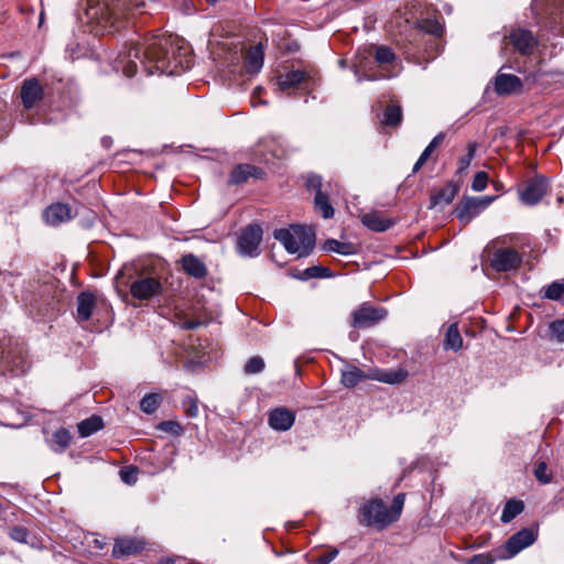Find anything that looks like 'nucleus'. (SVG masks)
<instances>
[{"label": "nucleus", "mask_w": 564, "mask_h": 564, "mask_svg": "<svg viewBox=\"0 0 564 564\" xmlns=\"http://www.w3.org/2000/svg\"><path fill=\"white\" fill-rule=\"evenodd\" d=\"M9 536L15 542L29 544V531L24 527L17 525L11 528L9 531Z\"/></svg>", "instance_id": "nucleus-43"}, {"label": "nucleus", "mask_w": 564, "mask_h": 564, "mask_svg": "<svg viewBox=\"0 0 564 564\" xmlns=\"http://www.w3.org/2000/svg\"><path fill=\"white\" fill-rule=\"evenodd\" d=\"M265 175L264 171L251 164H238L230 173L228 183L238 185L246 183L249 178L261 180Z\"/></svg>", "instance_id": "nucleus-12"}, {"label": "nucleus", "mask_w": 564, "mask_h": 564, "mask_svg": "<svg viewBox=\"0 0 564 564\" xmlns=\"http://www.w3.org/2000/svg\"><path fill=\"white\" fill-rule=\"evenodd\" d=\"M102 426H104V423H102L101 417L97 416V415H93V416L82 421L78 424V432H79L80 436L87 437V436L96 433L100 429H102Z\"/></svg>", "instance_id": "nucleus-28"}, {"label": "nucleus", "mask_w": 564, "mask_h": 564, "mask_svg": "<svg viewBox=\"0 0 564 564\" xmlns=\"http://www.w3.org/2000/svg\"><path fill=\"white\" fill-rule=\"evenodd\" d=\"M445 139V133L440 132L436 134L433 140L429 143V145L424 149V151L421 153V156H423L425 160L430 158V155L433 153V151L440 147Z\"/></svg>", "instance_id": "nucleus-45"}, {"label": "nucleus", "mask_w": 564, "mask_h": 564, "mask_svg": "<svg viewBox=\"0 0 564 564\" xmlns=\"http://www.w3.org/2000/svg\"><path fill=\"white\" fill-rule=\"evenodd\" d=\"M388 315V311L381 306H375L369 302H364L351 313V326L354 328H370Z\"/></svg>", "instance_id": "nucleus-5"}, {"label": "nucleus", "mask_w": 564, "mask_h": 564, "mask_svg": "<svg viewBox=\"0 0 564 564\" xmlns=\"http://www.w3.org/2000/svg\"><path fill=\"white\" fill-rule=\"evenodd\" d=\"M495 558L487 553L473 556L467 564H492Z\"/></svg>", "instance_id": "nucleus-51"}, {"label": "nucleus", "mask_w": 564, "mask_h": 564, "mask_svg": "<svg viewBox=\"0 0 564 564\" xmlns=\"http://www.w3.org/2000/svg\"><path fill=\"white\" fill-rule=\"evenodd\" d=\"M547 189L546 180L544 177H534L525 184L520 192L521 199L527 205L538 204L545 195Z\"/></svg>", "instance_id": "nucleus-10"}, {"label": "nucleus", "mask_w": 564, "mask_h": 564, "mask_svg": "<svg viewBox=\"0 0 564 564\" xmlns=\"http://www.w3.org/2000/svg\"><path fill=\"white\" fill-rule=\"evenodd\" d=\"M96 306V300L93 293L82 292L77 296V317L82 322H86L91 317Z\"/></svg>", "instance_id": "nucleus-23"}, {"label": "nucleus", "mask_w": 564, "mask_h": 564, "mask_svg": "<svg viewBox=\"0 0 564 564\" xmlns=\"http://www.w3.org/2000/svg\"><path fill=\"white\" fill-rule=\"evenodd\" d=\"M182 405L188 416L196 417L198 415L197 399L193 395H186L183 399Z\"/></svg>", "instance_id": "nucleus-44"}, {"label": "nucleus", "mask_w": 564, "mask_h": 564, "mask_svg": "<svg viewBox=\"0 0 564 564\" xmlns=\"http://www.w3.org/2000/svg\"><path fill=\"white\" fill-rule=\"evenodd\" d=\"M359 521L366 527L383 530L393 523L387 505L381 499H371L364 503L359 510Z\"/></svg>", "instance_id": "nucleus-4"}, {"label": "nucleus", "mask_w": 564, "mask_h": 564, "mask_svg": "<svg viewBox=\"0 0 564 564\" xmlns=\"http://www.w3.org/2000/svg\"><path fill=\"white\" fill-rule=\"evenodd\" d=\"M143 550V543L137 539L123 538L116 540L112 556L116 558L133 555Z\"/></svg>", "instance_id": "nucleus-18"}, {"label": "nucleus", "mask_w": 564, "mask_h": 564, "mask_svg": "<svg viewBox=\"0 0 564 564\" xmlns=\"http://www.w3.org/2000/svg\"><path fill=\"white\" fill-rule=\"evenodd\" d=\"M161 401L162 398L158 393L145 394L140 402V409L147 414H152L155 412Z\"/></svg>", "instance_id": "nucleus-34"}, {"label": "nucleus", "mask_w": 564, "mask_h": 564, "mask_svg": "<svg viewBox=\"0 0 564 564\" xmlns=\"http://www.w3.org/2000/svg\"><path fill=\"white\" fill-rule=\"evenodd\" d=\"M294 422V412L286 408H276L269 414V425L275 431H288Z\"/></svg>", "instance_id": "nucleus-14"}, {"label": "nucleus", "mask_w": 564, "mask_h": 564, "mask_svg": "<svg viewBox=\"0 0 564 564\" xmlns=\"http://www.w3.org/2000/svg\"><path fill=\"white\" fill-rule=\"evenodd\" d=\"M138 469L135 467H127L120 470V478L126 484H134L137 481Z\"/></svg>", "instance_id": "nucleus-49"}, {"label": "nucleus", "mask_w": 564, "mask_h": 564, "mask_svg": "<svg viewBox=\"0 0 564 564\" xmlns=\"http://www.w3.org/2000/svg\"><path fill=\"white\" fill-rule=\"evenodd\" d=\"M404 500H405L404 494H398L394 497L391 507L390 508L388 507L389 513H390L393 522H395L400 518L403 506H404Z\"/></svg>", "instance_id": "nucleus-39"}, {"label": "nucleus", "mask_w": 564, "mask_h": 564, "mask_svg": "<svg viewBox=\"0 0 564 564\" xmlns=\"http://www.w3.org/2000/svg\"><path fill=\"white\" fill-rule=\"evenodd\" d=\"M200 325V322L197 321H187L184 323L183 327L185 329H195Z\"/></svg>", "instance_id": "nucleus-54"}, {"label": "nucleus", "mask_w": 564, "mask_h": 564, "mask_svg": "<svg viewBox=\"0 0 564 564\" xmlns=\"http://www.w3.org/2000/svg\"><path fill=\"white\" fill-rule=\"evenodd\" d=\"M273 236L290 253L300 257L308 256L315 246V232L312 227L292 225L290 228L274 230Z\"/></svg>", "instance_id": "nucleus-3"}, {"label": "nucleus", "mask_w": 564, "mask_h": 564, "mask_svg": "<svg viewBox=\"0 0 564 564\" xmlns=\"http://www.w3.org/2000/svg\"><path fill=\"white\" fill-rule=\"evenodd\" d=\"M550 330L560 343H564V319H557L551 323Z\"/></svg>", "instance_id": "nucleus-48"}, {"label": "nucleus", "mask_w": 564, "mask_h": 564, "mask_svg": "<svg viewBox=\"0 0 564 564\" xmlns=\"http://www.w3.org/2000/svg\"><path fill=\"white\" fill-rule=\"evenodd\" d=\"M495 200L494 196L477 197V202L481 210L487 208Z\"/></svg>", "instance_id": "nucleus-53"}, {"label": "nucleus", "mask_w": 564, "mask_h": 564, "mask_svg": "<svg viewBox=\"0 0 564 564\" xmlns=\"http://www.w3.org/2000/svg\"><path fill=\"white\" fill-rule=\"evenodd\" d=\"M509 41L522 55H531L538 46V40L533 33L525 29L513 30L509 34Z\"/></svg>", "instance_id": "nucleus-9"}, {"label": "nucleus", "mask_w": 564, "mask_h": 564, "mask_svg": "<svg viewBox=\"0 0 564 564\" xmlns=\"http://www.w3.org/2000/svg\"><path fill=\"white\" fill-rule=\"evenodd\" d=\"M463 348V337L459 333L457 323L448 326L443 340L444 350L458 351Z\"/></svg>", "instance_id": "nucleus-26"}, {"label": "nucleus", "mask_w": 564, "mask_h": 564, "mask_svg": "<svg viewBox=\"0 0 564 564\" xmlns=\"http://www.w3.org/2000/svg\"><path fill=\"white\" fill-rule=\"evenodd\" d=\"M476 148H477V144L475 142H470L468 144L467 153L464 156H462L458 161V172L459 173L466 171L469 167V165L475 156Z\"/></svg>", "instance_id": "nucleus-40"}, {"label": "nucleus", "mask_w": 564, "mask_h": 564, "mask_svg": "<svg viewBox=\"0 0 564 564\" xmlns=\"http://www.w3.org/2000/svg\"><path fill=\"white\" fill-rule=\"evenodd\" d=\"M166 564H173L172 560H167Z\"/></svg>", "instance_id": "nucleus-57"}, {"label": "nucleus", "mask_w": 564, "mask_h": 564, "mask_svg": "<svg viewBox=\"0 0 564 564\" xmlns=\"http://www.w3.org/2000/svg\"><path fill=\"white\" fill-rule=\"evenodd\" d=\"M488 183V174L486 172H477L474 176L471 188L475 192H481L486 188Z\"/></svg>", "instance_id": "nucleus-47"}, {"label": "nucleus", "mask_w": 564, "mask_h": 564, "mask_svg": "<svg viewBox=\"0 0 564 564\" xmlns=\"http://www.w3.org/2000/svg\"><path fill=\"white\" fill-rule=\"evenodd\" d=\"M536 540V534L532 529H522L509 538L506 543V551L509 556H514L523 549L530 546Z\"/></svg>", "instance_id": "nucleus-11"}, {"label": "nucleus", "mask_w": 564, "mask_h": 564, "mask_svg": "<svg viewBox=\"0 0 564 564\" xmlns=\"http://www.w3.org/2000/svg\"><path fill=\"white\" fill-rule=\"evenodd\" d=\"M408 377V371L403 369L399 370H371V380H376L383 383L397 384L403 382Z\"/></svg>", "instance_id": "nucleus-24"}, {"label": "nucleus", "mask_w": 564, "mask_h": 564, "mask_svg": "<svg viewBox=\"0 0 564 564\" xmlns=\"http://www.w3.org/2000/svg\"><path fill=\"white\" fill-rule=\"evenodd\" d=\"M50 225L56 226L72 218L70 208L66 204L57 203L50 205L44 213Z\"/></svg>", "instance_id": "nucleus-20"}, {"label": "nucleus", "mask_w": 564, "mask_h": 564, "mask_svg": "<svg viewBox=\"0 0 564 564\" xmlns=\"http://www.w3.org/2000/svg\"><path fill=\"white\" fill-rule=\"evenodd\" d=\"M419 26L425 33L441 36L443 33V26L436 19H424L419 22Z\"/></svg>", "instance_id": "nucleus-36"}, {"label": "nucleus", "mask_w": 564, "mask_h": 564, "mask_svg": "<svg viewBox=\"0 0 564 564\" xmlns=\"http://www.w3.org/2000/svg\"><path fill=\"white\" fill-rule=\"evenodd\" d=\"M337 555H338V551L337 550H332L330 552L319 556L316 560L315 564H329L333 560L336 558Z\"/></svg>", "instance_id": "nucleus-52"}, {"label": "nucleus", "mask_w": 564, "mask_h": 564, "mask_svg": "<svg viewBox=\"0 0 564 564\" xmlns=\"http://www.w3.org/2000/svg\"><path fill=\"white\" fill-rule=\"evenodd\" d=\"M264 360L260 356H253L245 365V373H260L264 369Z\"/></svg>", "instance_id": "nucleus-38"}, {"label": "nucleus", "mask_w": 564, "mask_h": 564, "mask_svg": "<svg viewBox=\"0 0 564 564\" xmlns=\"http://www.w3.org/2000/svg\"><path fill=\"white\" fill-rule=\"evenodd\" d=\"M87 14L90 15V17H96L97 15V11L94 9V8H90L88 11H87Z\"/></svg>", "instance_id": "nucleus-56"}, {"label": "nucleus", "mask_w": 564, "mask_h": 564, "mask_svg": "<svg viewBox=\"0 0 564 564\" xmlns=\"http://www.w3.org/2000/svg\"><path fill=\"white\" fill-rule=\"evenodd\" d=\"M314 204L316 210H318L322 214L323 218L329 219L334 216V208L329 203L328 196L325 193H316Z\"/></svg>", "instance_id": "nucleus-30"}, {"label": "nucleus", "mask_w": 564, "mask_h": 564, "mask_svg": "<svg viewBox=\"0 0 564 564\" xmlns=\"http://www.w3.org/2000/svg\"><path fill=\"white\" fill-rule=\"evenodd\" d=\"M523 510V502L517 500H509L501 514V521L507 523L510 522L513 518H516Z\"/></svg>", "instance_id": "nucleus-33"}, {"label": "nucleus", "mask_w": 564, "mask_h": 564, "mask_svg": "<svg viewBox=\"0 0 564 564\" xmlns=\"http://www.w3.org/2000/svg\"><path fill=\"white\" fill-rule=\"evenodd\" d=\"M457 192L458 188L453 183H447L431 195L430 208L449 205Z\"/></svg>", "instance_id": "nucleus-22"}, {"label": "nucleus", "mask_w": 564, "mask_h": 564, "mask_svg": "<svg viewBox=\"0 0 564 564\" xmlns=\"http://www.w3.org/2000/svg\"><path fill=\"white\" fill-rule=\"evenodd\" d=\"M305 279H319V278H329L332 272L328 268L322 265H313L304 271Z\"/></svg>", "instance_id": "nucleus-37"}, {"label": "nucleus", "mask_w": 564, "mask_h": 564, "mask_svg": "<svg viewBox=\"0 0 564 564\" xmlns=\"http://www.w3.org/2000/svg\"><path fill=\"white\" fill-rule=\"evenodd\" d=\"M534 476L541 484H549L552 481V474L547 473V465L545 462H538L534 467Z\"/></svg>", "instance_id": "nucleus-41"}, {"label": "nucleus", "mask_w": 564, "mask_h": 564, "mask_svg": "<svg viewBox=\"0 0 564 564\" xmlns=\"http://www.w3.org/2000/svg\"><path fill=\"white\" fill-rule=\"evenodd\" d=\"M263 46L259 43L248 50L245 55V67L250 74H257L263 66Z\"/></svg>", "instance_id": "nucleus-21"}, {"label": "nucleus", "mask_w": 564, "mask_h": 564, "mask_svg": "<svg viewBox=\"0 0 564 564\" xmlns=\"http://www.w3.org/2000/svg\"><path fill=\"white\" fill-rule=\"evenodd\" d=\"M366 380H371V370L366 372L354 365H347L341 371V383L346 388H354Z\"/></svg>", "instance_id": "nucleus-19"}, {"label": "nucleus", "mask_w": 564, "mask_h": 564, "mask_svg": "<svg viewBox=\"0 0 564 564\" xmlns=\"http://www.w3.org/2000/svg\"><path fill=\"white\" fill-rule=\"evenodd\" d=\"M184 272L195 279H204L208 274L206 264L195 254L187 253L181 259Z\"/></svg>", "instance_id": "nucleus-16"}, {"label": "nucleus", "mask_w": 564, "mask_h": 564, "mask_svg": "<svg viewBox=\"0 0 564 564\" xmlns=\"http://www.w3.org/2000/svg\"><path fill=\"white\" fill-rule=\"evenodd\" d=\"M395 55L391 48L387 46H378L376 50L375 58L379 64H388L394 59Z\"/></svg>", "instance_id": "nucleus-42"}, {"label": "nucleus", "mask_w": 564, "mask_h": 564, "mask_svg": "<svg viewBox=\"0 0 564 564\" xmlns=\"http://www.w3.org/2000/svg\"><path fill=\"white\" fill-rule=\"evenodd\" d=\"M163 285L153 276H142L130 284V292L138 300H149L161 294Z\"/></svg>", "instance_id": "nucleus-8"}, {"label": "nucleus", "mask_w": 564, "mask_h": 564, "mask_svg": "<svg viewBox=\"0 0 564 564\" xmlns=\"http://www.w3.org/2000/svg\"><path fill=\"white\" fill-rule=\"evenodd\" d=\"M70 443V434L65 429H58L53 433L52 436V448L55 452L65 451Z\"/></svg>", "instance_id": "nucleus-31"}, {"label": "nucleus", "mask_w": 564, "mask_h": 564, "mask_svg": "<svg viewBox=\"0 0 564 564\" xmlns=\"http://www.w3.org/2000/svg\"><path fill=\"white\" fill-rule=\"evenodd\" d=\"M43 87L36 78L24 80L21 87V99L25 109H31L43 97Z\"/></svg>", "instance_id": "nucleus-13"}, {"label": "nucleus", "mask_w": 564, "mask_h": 564, "mask_svg": "<svg viewBox=\"0 0 564 564\" xmlns=\"http://www.w3.org/2000/svg\"><path fill=\"white\" fill-rule=\"evenodd\" d=\"M480 212L477 197H464L455 208L456 216L463 224H468Z\"/></svg>", "instance_id": "nucleus-17"}, {"label": "nucleus", "mask_w": 564, "mask_h": 564, "mask_svg": "<svg viewBox=\"0 0 564 564\" xmlns=\"http://www.w3.org/2000/svg\"><path fill=\"white\" fill-rule=\"evenodd\" d=\"M182 50L172 36L152 35L142 43L132 42L128 52L120 54L117 67H121L127 77H132L138 70L139 61L148 75H180L191 67L186 51Z\"/></svg>", "instance_id": "nucleus-1"}, {"label": "nucleus", "mask_w": 564, "mask_h": 564, "mask_svg": "<svg viewBox=\"0 0 564 564\" xmlns=\"http://www.w3.org/2000/svg\"><path fill=\"white\" fill-rule=\"evenodd\" d=\"M26 370L23 343L9 336L6 330H0V372L20 376Z\"/></svg>", "instance_id": "nucleus-2"}, {"label": "nucleus", "mask_w": 564, "mask_h": 564, "mask_svg": "<svg viewBox=\"0 0 564 564\" xmlns=\"http://www.w3.org/2000/svg\"><path fill=\"white\" fill-rule=\"evenodd\" d=\"M522 262L521 254L512 248H498L492 252L490 264L497 272L516 270Z\"/></svg>", "instance_id": "nucleus-7"}, {"label": "nucleus", "mask_w": 564, "mask_h": 564, "mask_svg": "<svg viewBox=\"0 0 564 564\" xmlns=\"http://www.w3.org/2000/svg\"><path fill=\"white\" fill-rule=\"evenodd\" d=\"M361 221L367 228L378 232L386 231L393 225L392 220L384 218L379 213L365 214L361 218Z\"/></svg>", "instance_id": "nucleus-25"}, {"label": "nucleus", "mask_w": 564, "mask_h": 564, "mask_svg": "<svg viewBox=\"0 0 564 564\" xmlns=\"http://www.w3.org/2000/svg\"><path fill=\"white\" fill-rule=\"evenodd\" d=\"M305 79V73L302 70H291L278 77V87L281 91H288Z\"/></svg>", "instance_id": "nucleus-27"}, {"label": "nucleus", "mask_w": 564, "mask_h": 564, "mask_svg": "<svg viewBox=\"0 0 564 564\" xmlns=\"http://www.w3.org/2000/svg\"><path fill=\"white\" fill-rule=\"evenodd\" d=\"M402 120V110L400 106L389 105L383 112L382 123L386 126H398Z\"/></svg>", "instance_id": "nucleus-32"}, {"label": "nucleus", "mask_w": 564, "mask_h": 564, "mask_svg": "<svg viewBox=\"0 0 564 564\" xmlns=\"http://www.w3.org/2000/svg\"><path fill=\"white\" fill-rule=\"evenodd\" d=\"M495 89L498 95H510L521 91L522 82L516 75L499 73L496 76Z\"/></svg>", "instance_id": "nucleus-15"}, {"label": "nucleus", "mask_w": 564, "mask_h": 564, "mask_svg": "<svg viewBox=\"0 0 564 564\" xmlns=\"http://www.w3.org/2000/svg\"><path fill=\"white\" fill-rule=\"evenodd\" d=\"M261 240V227L259 225H249L242 230L238 239V250L242 256L257 257L260 253L259 246Z\"/></svg>", "instance_id": "nucleus-6"}, {"label": "nucleus", "mask_w": 564, "mask_h": 564, "mask_svg": "<svg viewBox=\"0 0 564 564\" xmlns=\"http://www.w3.org/2000/svg\"><path fill=\"white\" fill-rule=\"evenodd\" d=\"M158 427L159 430L173 435H180L183 432L181 424L175 421H163L159 424Z\"/></svg>", "instance_id": "nucleus-46"}, {"label": "nucleus", "mask_w": 564, "mask_h": 564, "mask_svg": "<svg viewBox=\"0 0 564 564\" xmlns=\"http://www.w3.org/2000/svg\"><path fill=\"white\" fill-rule=\"evenodd\" d=\"M306 186L308 189L314 191L315 194L322 191V177L319 175L312 174L307 177Z\"/></svg>", "instance_id": "nucleus-50"}, {"label": "nucleus", "mask_w": 564, "mask_h": 564, "mask_svg": "<svg viewBox=\"0 0 564 564\" xmlns=\"http://www.w3.org/2000/svg\"><path fill=\"white\" fill-rule=\"evenodd\" d=\"M323 249L328 252H336L343 256L355 253V246L350 242H341L336 239L325 241Z\"/></svg>", "instance_id": "nucleus-29"}, {"label": "nucleus", "mask_w": 564, "mask_h": 564, "mask_svg": "<svg viewBox=\"0 0 564 564\" xmlns=\"http://www.w3.org/2000/svg\"><path fill=\"white\" fill-rule=\"evenodd\" d=\"M426 161L427 160H425L423 156L420 155L419 160L416 161V163L413 166L412 173H416Z\"/></svg>", "instance_id": "nucleus-55"}, {"label": "nucleus", "mask_w": 564, "mask_h": 564, "mask_svg": "<svg viewBox=\"0 0 564 564\" xmlns=\"http://www.w3.org/2000/svg\"><path fill=\"white\" fill-rule=\"evenodd\" d=\"M544 296L553 301L564 300V279L562 281H555L551 283L545 289Z\"/></svg>", "instance_id": "nucleus-35"}]
</instances>
